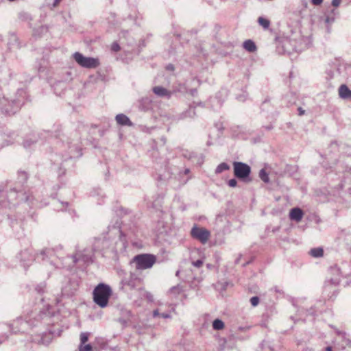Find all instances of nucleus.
Returning <instances> with one entry per match:
<instances>
[{
	"label": "nucleus",
	"instance_id": "nucleus-1",
	"mask_svg": "<svg viewBox=\"0 0 351 351\" xmlns=\"http://www.w3.org/2000/svg\"><path fill=\"white\" fill-rule=\"evenodd\" d=\"M23 201L30 208H40L47 204L38 202L33 196L27 195L21 187L7 186L5 189L0 188V215H8V210Z\"/></svg>",
	"mask_w": 351,
	"mask_h": 351
},
{
	"label": "nucleus",
	"instance_id": "nucleus-2",
	"mask_svg": "<svg viewBox=\"0 0 351 351\" xmlns=\"http://www.w3.org/2000/svg\"><path fill=\"white\" fill-rule=\"evenodd\" d=\"M119 235L121 238V232L117 228H113L110 232L96 237L94 240L93 247L94 251L102 252L108 249H113L116 243L115 237Z\"/></svg>",
	"mask_w": 351,
	"mask_h": 351
},
{
	"label": "nucleus",
	"instance_id": "nucleus-3",
	"mask_svg": "<svg viewBox=\"0 0 351 351\" xmlns=\"http://www.w3.org/2000/svg\"><path fill=\"white\" fill-rule=\"evenodd\" d=\"M15 99L8 101L4 97H0V112L10 115L16 113L23 103L26 92L24 89H19Z\"/></svg>",
	"mask_w": 351,
	"mask_h": 351
},
{
	"label": "nucleus",
	"instance_id": "nucleus-4",
	"mask_svg": "<svg viewBox=\"0 0 351 351\" xmlns=\"http://www.w3.org/2000/svg\"><path fill=\"white\" fill-rule=\"evenodd\" d=\"M112 293L111 287L104 283H99L93 290V301L101 308L108 306L109 299Z\"/></svg>",
	"mask_w": 351,
	"mask_h": 351
},
{
	"label": "nucleus",
	"instance_id": "nucleus-5",
	"mask_svg": "<svg viewBox=\"0 0 351 351\" xmlns=\"http://www.w3.org/2000/svg\"><path fill=\"white\" fill-rule=\"evenodd\" d=\"M29 324L35 326L31 318L28 320L24 322L21 318H19L13 322L12 324H3L1 326L3 330H6L5 332H2L0 333V344L4 342L9 337V333H16L23 330V328H19V325H25Z\"/></svg>",
	"mask_w": 351,
	"mask_h": 351
},
{
	"label": "nucleus",
	"instance_id": "nucleus-6",
	"mask_svg": "<svg viewBox=\"0 0 351 351\" xmlns=\"http://www.w3.org/2000/svg\"><path fill=\"white\" fill-rule=\"evenodd\" d=\"M156 261V256L149 254H138L133 258V263L136 264V268L140 270L151 268Z\"/></svg>",
	"mask_w": 351,
	"mask_h": 351
},
{
	"label": "nucleus",
	"instance_id": "nucleus-7",
	"mask_svg": "<svg viewBox=\"0 0 351 351\" xmlns=\"http://www.w3.org/2000/svg\"><path fill=\"white\" fill-rule=\"evenodd\" d=\"M93 249L85 248L82 250H76L75 254L71 258L73 263H79L81 265H88L93 261Z\"/></svg>",
	"mask_w": 351,
	"mask_h": 351
},
{
	"label": "nucleus",
	"instance_id": "nucleus-8",
	"mask_svg": "<svg viewBox=\"0 0 351 351\" xmlns=\"http://www.w3.org/2000/svg\"><path fill=\"white\" fill-rule=\"evenodd\" d=\"M75 61L81 66L86 69H95L99 66L100 62L98 58L86 57L80 52L73 54Z\"/></svg>",
	"mask_w": 351,
	"mask_h": 351
},
{
	"label": "nucleus",
	"instance_id": "nucleus-9",
	"mask_svg": "<svg viewBox=\"0 0 351 351\" xmlns=\"http://www.w3.org/2000/svg\"><path fill=\"white\" fill-rule=\"evenodd\" d=\"M234 175L241 180H246L251 173V167L246 163L242 162H234Z\"/></svg>",
	"mask_w": 351,
	"mask_h": 351
},
{
	"label": "nucleus",
	"instance_id": "nucleus-10",
	"mask_svg": "<svg viewBox=\"0 0 351 351\" xmlns=\"http://www.w3.org/2000/svg\"><path fill=\"white\" fill-rule=\"evenodd\" d=\"M191 234L193 238L198 240L202 244L206 243L210 237V231L204 228H200L197 226H194L192 228Z\"/></svg>",
	"mask_w": 351,
	"mask_h": 351
},
{
	"label": "nucleus",
	"instance_id": "nucleus-11",
	"mask_svg": "<svg viewBox=\"0 0 351 351\" xmlns=\"http://www.w3.org/2000/svg\"><path fill=\"white\" fill-rule=\"evenodd\" d=\"M16 258L20 261L21 266H23L24 269H27L29 267L36 258L32 250L29 249L21 251Z\"/></svg>",
	"mask_w": 351,
	"mask_h": 351
},
{
	"label": "nucleus",
	"instance_id": "nucleus-12",
	"mask_svg": "<svg viewBox=\"0 0 351 351\" xmlns=\"http://www.w3.org/2000/svg\"><path fill=\"white\" fill-rule=\"evenodd\" d=\"M40 302L38 304L39 306L40 313L38 315V319H43L45 317H49L53 315V312L51 311V305L49 302L45 301V299L41 295H39Z\"/></svg>",
	"mask_w": 351,
	"mask_h": 351
},
{
	"label": "nucleus",
	"instance_id": "nucleus-13",
	"mask_svg": "<svg viewBox=\"0 0 351 351\" xmlns=\"http://www.w3.org/2000/svg\"><path fill=\"white\" fill-rule=\"evenodd\" d=\"M37 258H41L46 263L55 267H58L56 263V256L53 249H45L42 250L37 256Z\"/></svg>",
	"mask_w": 351,
	"mask_h": 351
},
{
	"label": "nucleus",
	"instance_id": "nucleus-14",
	"mask_svg": "<svg viewBox=\"0 0 351 351\" xmlns=\"http://www.w3.org/2000/svg\"><path fill=\"white\" fill-rule=\"evenodd\" d=\"M68 147L69 149V158H77L82 155L81 148L79 145V140H72L68 141Z\"/></svg>",
	"mask_w": 351,
	"mask_h": 351
},
{
	"label": "nucleus",
	"instance_id": "nucleus-15",
	"mask_svg": "<svg viewBox=\"0 0 351 351\" xmlns=\"http://www.w3.org/2000/svg\"><path fill=\"white\" fill-rule=\"evenodd\" d=\"M153 92L160 97L169 99L171 96V92L162 86H155L153 88Z\"/></svg>",
	"mask_w": 351,
	"mask_h": 351
},
{
	"label": "nucleus",
	"instance_id": "nucleus-16",
	"mask_svg": "<svg viewBox=\"0 0 351 351\" xmlns=\"http://www.w3.org/2000/svg\"><path fill=\"white\" fill-rule=\"evenodd\" d=\"M304 215L303 211L300 208H293L291 209L289 217L291 220L297 222L300 221Z\"/></svg>",
	"mask_w": 351,
	"mask_h": 351
},
{
	"label": "nucleus",
	"instance_id": "nucleus-17",
	"mask_svg": "<svg viewBox=\"0 0 351 351\" xmlns=\"http://www.w3.org/2000/svg\"><path fill=\"white\" fill-rule=\"evenodd\" d=\"M115 120L119 125L132 126L133 123L130 119L123 114H119L116 116Z\"/></svg>",
	"mask_w": 351,
	"mask_h": 351
},
{
	"label": "nucleus",
	"instance_id": "nucleus-18",
	"mask_svg": "<svg viewBox=\"0 0 351 351\" xmlns=\"http://www.w3.org/2000/svg\"><path fill=\"white\" fill-rule=\"evenodd\" d=\"M339 95L343 99L351 98V90L346 85H341L339 88Z\"/></svg>",
	"mask_w": 351,
	"mask_h": 351
},
{
	"label": "nucleus",
	"instance_id": "nucleus-19",
	"mask_svg": "<svg viewBox=\"0 0 351 351\" xmlns=\"http://www.w3.org/2000/svg\"><path fill=\"white\" fill-rule=\"evenodd\" d=\"M8 47L10 49L19 48V43L18 42V38L14 34L10 35L9 41L8 43Z\"/></svg>",
	"mask_w": 351,
	"mask_h": 351
},
{
	"label": "nucleus",
	"instance_id": "nucleus-20",
	"mask_svg": "<svg viewBox=\"0 0 351 351\" xmlns=\"http://www.w3.org/2000/svg\"><path fill=\"white\" fill-rule=\"evenodd\" d=\"M16 134L14 132L10 133L7 135L8 138H5L3 136H1V138L4 141V142L1 145L0 147H3L5 146L9 145L10 144H12L14 142L15 138H14L16 136Z\"/></svg>",
	"mask_w": 351,
	"mask_h": 351
},
{
	"label": "nucleus",
	"instance_id": "nucleus-21",
	"mask_svg": "<svg viewBox=\"0 0 351 351\" xmlns=\"http://www.w3.org/2000/svg\"><path fill=\"white\" fill-rule=\"evenodd\" d=\"M243 47L249 52H254L256 49L255 43L251 40H245L243 43Z\"/></svg>",
	"mask_w": 351,
	"mask_h": 351
},
{
	"label": "nucleus",
	"instance_id": "nucleus-22",
	"mask_svg": "<svg viewBox=\"0 0 351 351\" xmlns=\"http://www.w3.org/2000/svg\"><path fill=\"white\" fill-rule=\"evenodd\" d=\"M310 254L315 258L322 257L324 254V250L322 247L313 248L310 251Z\"/></svg>",
	"mask_w": 351,
	"mask_h": 351
},
{
	"label": "nucleus",
	"instance_id": "nucleus-23",
	"mask_svg": "<svg viewBox=\"0 0 351 351\" xmlns=\"http://www.w3.org/2000/svg\"><path fill=\"white\" fill-rule=\"evenodd\" d=\"M213 328L215 330H222L224 328V323L221 319H216L213 322Z\"/></svg>",
	"mask_w": 351,
	"mask_h": 351
},
{
	"label": "nucleus",
	"instance_id": "nucleus-24",
	"mask_svg": "<svg viewBox=\"0 0 351 351\" xmlns=\"http://www.w3.org/2000/svg\"><path fill=\"white\" fill-rule=\"evenodd\" d=\"M258 23L265 29H267L270 25V21L268 19L262 16L258 17Z\"/></svg>",
	"mask_w": 351,
	"mask_h": 351
},
{
	"label": "nucleus",
	"instance_id": "nucleus-25",
	"mask_svg": "<svg viewBox=\"0 0 351 351\" xmlns=\"http://www.w3.org/2000/svg\"><path fill=\"white\" fill-rule=\"evenodd\" d=\"M229 169H230V166L227 163L221 162L217 167V168L215 169V173H221L224 171L228 170Z\"/></svg>",
	"mask_w": 351,
	"mask_h": 351
},
{
	"label": "nucleus",
	"instance_id": "nucleus-26",
	"mask_svg": "<svg viewBox=\"0 0 351 351\" xmlns=\"http://www.w3.org/2000/svg\"><path fill=\"white\" fill-rule=\"evenodd\" d=\"M259 178L263 181L265 183H268L269 182V178L268 173L264 169H262L259 171Z\"/></svg>",
	"mask_w": 351,
	"mask_h": 351
},
{
	"label": "nucleus",
	"instance_id": "nucleus-27",
	"mask_svg": "<svg viewBox=\"0 0 351 351\" xmlns=\"http://www.w3.org/2000/svg\"><path fill=\"white\" fill-rule=\"evenodd\" d=\"M89 333L88 332H82L80 335V341L81 344H84L88 340Z\"/></svg>",
	"mask_w": 351,
	"mask_h": 351
},
{
	"label": "nucleus",
	"instance_id": "nucleus-28",
	"mask_svg": "<svg viewBox=\"0 0 351 351\" xmlns=\"http://www.w3.org/2000/svg\"><path fill=\"white\" fill-rule=\"evenodd\" d=\"M92 349L93 348L90 344H81L79 348L80 351H92Z\"/></svg>",
	"mask_w": 351,
	"mask_h": 351
},
{
	"label": "nucleus",
	"instance_id": "nucleus-29",
	"mask_svg": "<svg viewBox=\"0 0 351 351\" xmlns=\"http://www.w3.org/2000/svg\"><path fill=\"white\" fill-rule=\"evenodd\" d=\"M195 115V111L194 109L191 107L189 108V109L185 112L184 114V117H193Z\"/></svg>",
	"mask_w": 351,
	"mask_h": 351
},
{
	"label": "nucleus",
	"instance_id": "nucleus-30",
	"mask_svg": "<svg viewBox=\"0 0 351 351\" xmlns=\"http://www.w3.org/2000/svg\"><path fill=\"white\" fill-rule=\"evenodd\" d=\"M250 302L253 306H257L259 302V298L257 296H254V297L251 298Z\"/></svg>",
	"mask_w": 351,
	"mask_h": 351
},
{
	"label": "nucleus",
	"instance_id": "nucleus-31",
	"mask_svg": "<svg viewBox=\"0 0 351 351\" xmlns=\"http://www.w3.org/2000/svg\"><path fill=\"white\" fill-rule=\"evenodd\" d=\"M335 21V16L330 14L326 15L325 22L328 24L332 23Z\"/></svg>",
	"mask_w": 351,
	"mask_h": 351
},
{
	"label": "nucleus",
	"instance_id": "nucleus-32",
	"mask_svg": "<svg viewBox=\"0 0 351 351\" xmlns=\"http://www.w3.org/2000/svg\"><path fill=\"white\" fill-rule=\"evenodd\" d=\"M192 265L197 268H199L203 265V261L200 259L192 262Z\"/></svg>",
	"mask_w": 351,
	"mask_h": 351
},
{
	"label": "nucleus",
	"instance_id": "nucleus-33",
	"mask_svg": "<svg viewBox=\"0 0 351 351\" xmlns=\"http://www.w3.org/2000/svg\"><path fill=\"white\" fill-rule=\"evenodd\" d=\"M111 50L117 52L120 50V46L117 43H114L111 46Z\"/></svg>",
	"mask_w": 351,
	"mask_h": 351
},
{
	"label": "nucleus",
	"instance_id": "nucleus-34",
	"mask_svg": "<svg viewBox=\"0 0 351 351\" xmlns=\"http://www.w3.org/2000/svg\"><path fill=\"white\" fill-rule=\"evenodd\" d=\"M144 296L147 298V300L150 302L153 301L154 300L152 294L149 292L145 291Z\"/></svg>",
	"mask_w": 351,
	"mask_h": 351
},
{
	"label": "nucleus",
	"instance_id": "nucleus-35",
	"mask_svg": "<svg viewBox=\"0 0 351 351\" xmlns=\"http://www.w3.org/2000/svg\"><path fill=\"white\" fill-rule=\"evenodd\" d=\"M237 181L235 178L230 179L228 181V185L230 187H235L237 186Z\"/></svg>",
	"mask_w": 351,
	"mask_h": 351
},
{
	"label": "nucleus",
	"instance_id": "nucleus-36",
	"mask_svg": "<svg viewBox=\"0 0 351 351\" xmlns=\"http://www.w3.org/2000/svg\"><path fill=\"white\" fill-rule=\"evenodd\" d=\"M341 0H332V5L334 7H338L341 3Z\"/></svg>",
	"mask_w": 351,
	"mask_h": 351
},
{
	"label": "nucleus",
	"instance_id": "nucleus-37",
	"mask_svg": "<svg viewBox=\"0 0 351 351\" xmlns=\"http://www.w3.org/2000/svg\"><path fill=\"white\" fill-rule=\"evenodd\" d=\"M289 43V40H286L283 43V47L285 48V51L287 53H291V51L287 47V45Z\"/></svg>",
	"mask_w": 351,
	"mask_h": 351
},
{
	"label": "nucleus",
	"instance_id": "nucleus-38",
	"mask_svg": "<svg viewBox=\"0 0 351 351\" xmlns=\"http://www.w3.org/2000/svg\"><path fill=\"white\" fill-rule=\"evenodd\" d=\"M160 317L164 318V319H167V318H171V317L170 313H162L160 314Z\"/></svg>",
	"mask_w": 351,
	"mask_h": 351
},
{
	"label": "nucleus",
	"instance_id": "nucleus-39",
	"mask_svg": "<svg viewBox=\"0 0 351 351\" xmlns=\"http://www.w3.org/2000/svg\"><path fill=\"white\" fill-rule=\"evenodd\" d=\"M323 0H311V3L315 5H319L322 3Z\"/></svg>",
	"mask_w": 351,
	"mask_h": 351
},
{
	"label": "nucleus",
	"instance_id": "nucleus-40",
	"mask_svg": "<svg viewBox=\"0 0 351 351\" xmlns=\"http://www.w3.org/2000/svg\"><path fill=\"white\" fill-rule=\"evenodd\" d=\"M32 143H33L32 141L29 142V141L26 140L23 142V146H24V147L27 148L31 145V144Z\"/></svg>",
	"mask_w": 351,
	"mask_h": 351
},
{
	"label": "nucleus",
	"instance_id": "nucleus-41",
	"mask_svg": "<svg viewBox=\"0 0 351 351\" xmlns=\"http://www.w3.org/2000/svg\"><path fill=\"white\" fill-rule=\"evenodd\" d=\"M160 314H161V313H159V310H158V309H156V310H154V311H153V317H158V316H160Z\"/></svg>",
	"mask_w": 351,
	"mask_h": 351
},
{
	"label": "nucleus",
	"instance_id": "nucleus-42",
	"mask_svg": "<svg viewBox=\"0 0 351 351\" xmlns=\"http://www.w3.org/2000/svg\"><path fill=\"white\" fill-rule=\"evenodd\" d=\"M180 291V288L178 287H173L172 288L170 289L169 291L171 293H174L176 291Z\"/></svg>",
	"mask_w": 351,
	"mask_h": 351
},
{
	"label": "nucleus",
	"instance_id": "nucleus-43",
	"mask_svg": "<svg viewBox=\"0 0 351 351\" xmlns=\"http://www.w3.org/2000/svg\"><path fill=\"white\" fill-rule=\"evenodd\" d=\"M167 70L173 71H174V66L171 64H169L166 67Z\"/></svg>",
	"mask_w": 351,
	"mask_h": 351
},
{
	"label": "nucleus",
	"instance_id": "nucleus-44",
	"mask_svg": "<svg viewBox=\"0 0 351 351\" xmlns=\"http://www.w3.org/2000/svg\"><path fill=\"white\" fill-rule=\"evenodd\" d=\"M298 114L300 116H302V115L304 114V113H305L304 110H303L301 107L298 108Z\"/></svg>",
	"mask_w": 351,
	"mask_h": 351
},
{
	"label": "nucleus",
	"instance_id": "nucleus-45",
	"mask_svg": "<svg viewBox=\"0 0 351 351\" xmlns=\"http://www.w3.org/2000/svg\"><path fill=\"white\" fill-rule=\"evenodd\" d=\"M62 0H54L53 3V8H56Z\"/></svg>",
	"mask_w": 351,
	"mask_h": 351
},
{
	"label": "nucleus",
	"instance_id": "nucleus-46",
	"mask_svg": "<svg viewBox=\"0 0 351 351\" xmlns=\"http://www.w3.org/2000/svg\"><path fill=\"white\" fill-rule=\"evenodd\" d=\"M337 14H338V12L336 10L333 9L331 10L330 15L335 16Z\"/></svg>",
	"mask_w": 351,
	"mask_h": 351
},
{
	"label": "nucleus",
	"instance_id": "nucleus-47",
	"mask_svg": "<svg viewBox=\"0 0 351 351\" xmlns=\"http://www.w3.org/2000/svg\"><path fill=\"white\" fill-rule=\"evenodd\" d=\"M119 321L123 325L126 324V321L125 319H119Z\"/></svg>",
	"mask_w": 351,
	"mask_h": 351
},
{
	"label": "nucleus",
	"instance_id": "nucleus-48",
	"mask_svg": "<svg viewBox=\"0 0 351 351\" xmlns=\"http://www.w3.org/2000/svg\"><path fill=\"white\" fill-rule=\"evenodd\" d=\"M326 351H332V348L330 346H328L326 348Z\"/></svg>",
	"mask_w": 351,
	"mask_h": 351
},
{
	"label": "nucleus",
	"instance_id": "nucleus-49",
	"mask_svg": "<svg viewBox=\"0 0 351 351\" xmlns=\"http://www.w3.org/2000/svg\"><path fill=\"white\" fill-rule=\"evenodd\" d=\"M21 176L23 177V179L26 180V174H25V173H23Z\"/></svg>",
	"mask_w": 351,
	"mask_h": 351
},
{
	"label": "nucleus",
	"instance_id": "nucleus-50",
	"mask_svg": "<svg viewBox=\"0 0 351 351\" xmlns=\"http://www.w3.org/2000/svg\"><path fill=\"white\" fill-rule=\"evenodd\" d=\"M189 172V169H185V171H184L185 174H187Z\"/></svg>",
	"mask_w": 351,
	"mask_h": 351
},
{
	"label": "nucleus",
	"instance_id": "nucleus-51",
	"mask_svg": "<svg viewBox=\"0 0 351 351\" xmlns=\"http://www.w3.org/2000/svg\"><path fill=\"white\" fill-rule=\"evenodd\" d=\"M237 99L239 100V101H244L245 99H243L241 97H237Z\"/></svg>",
	"mask_w": 351,
	"mask_h": 351
},
{
	"label": "nucleus",
	"instance_id": "nucleus-52",
	"mask_svg": "<svg viewBox=\"0 0 351 351\" xmlns=\"http://www.w3.org/2000/svg\"><path fill=\"white\" fill-rule=\"evenodd\" d=\"M61 204H62V205H64V204H65L66 206H67V205H68V202H65V203L62 202Z\"/></svg>",
	"mask_w": 351,
	"mask_h": 351
},
{
	"label": "nucleus",
	"instance_id": "nucleus-53",
	"mask_svg": "<svg viewBox=\"0 0 351 351\" xmlns=\"http://www.w3.org/2000/svg\"><path fill=\"white\" fill-rule=\"evenodd\" d=\"M350 343V341L349 340H348L347 342H346V345H348Z\"/></svg>",
	"mask_w": 351,
	"mask_h": 351
},
{
	"label": "nucleus",
	"instance_id": "nucleus-54",
	"mask_svg": "<svg viewBox=\"0 0 351 351\" xmlns=\"http://www.w3.org/2000/svg\"><path fill=\"white\" fill-rule=\"evenodd\" d=\"M54 301H55L56 302H58V301L57 300V299H55V300H54Z\"/></svg>",
	"mask_w": 351,
	"mask_h": 351
}]
</instances>
